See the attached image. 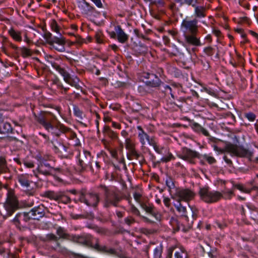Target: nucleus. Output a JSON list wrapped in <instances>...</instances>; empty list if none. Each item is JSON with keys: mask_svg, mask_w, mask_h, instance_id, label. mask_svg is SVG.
I'll list each match as a JSON object with an SVG mask.
<instances>
[{"mask_svg": "<svg viewBox=\"0 0 258 258\" xmlns=\"http://www.w3.org/2000/svg\"><path fill=\"white\" fill-rule=\"evenodd\" d=\"M99 187L104 191V202L105 208H109L111 206L117 207L119 203L122 200V196L119 191L110 189L104 185H100Z\"/></svg>", "mask_w": 258, "mask_h": 258, "instance_id": "obj_2", "label": "nucleus"}, {"mask_svg": "<svg viewBox=\"0 0 258 258\" xmlns=\"http://www.w3.org/2000/svg\"><path fill=\"white\" fill-rule=\"evenodd\" d=\"M151 4L153 5H159L160 6H163L165 4V2L164 0H157L153 1L151 0V2H149Z\"/></svg>", "mask_w": 258, "mask_h": 258, "instance_id": "obj_59", "label": "nucleus"}, {"mask_svg": "<svg viewBox=\"0 0 258 258\" xmlns=\"http://www.w3.org/2000/svg\"><path fill=\"white\" fill-rule=\"evenodd\" d=\"M5 212L2 215L6 219L12 214L19 208V202L14 189L9 188L7 195L6 201L4 204Z\"/></svg>", "mask_w": 258, "mask_h": 258, "instance_id": "obj_3", "label": "nucleus"}, {"mask_svg": "<svg viewBox=\"0 0 258 258\" xmlns=\"http://www.w3.org/2000/svg\"><path fill=\"white\" fill-rule=\"evenodd\" d=\"M9 34L15 40L19 42L22 41L21 33L20 32L16 31L13 28H11L9 31Z\"/></svg>", "mask_w": 258, "mask_h": 258, "instance_id": "obj_34", "label": "nucleus"}, {"mask_svg": "<svg viewBox=\"0 0 258 258\" xmlns=\"http://www.w3.org/2000/svg\"><path fill=\"white\" fill-rule=\"evenodd\" d=\"M166 184L167 186L170 188L174 187L175 185L174 183L173 179L171 177H169L166 180Z\"/></svg>", "mask_w": 258, "mask_h": 258, "instance_id": "obj_52", "label": "nucleus"}, {"mask_svg": "<svg viewBox=\"0 0 258 258\" xmlns=\"http://www.w3.org/2000/svg\"><path fill=\"white\" fill-rule=\"evenodd\" d=\"M74 112L75 115L78 117H81L82 112L80 110L79 107L75 106L74 108Z\"/></svg>", "mask_w": 258, "mask_h": 258, "instance_id": "obj_60", "label": "nucleus"}, {"mask_svg": "<svg viewBox=\"0 0 258 258\" xmlns=\"http://www.w3.org/2000/svg\"><path fill=\"white\" fill-rule=\"evenodd\" d=\"M51 127L53 128V130H51V129L47 130L56 137L60 136V133L63 134L70 133L72 137L76 136L75 134L73 132L71 128L65 126L62 124L59 123L56 126H54L51 124Z\"/></svg>", "mask_w": 258, "mask_h": 258, "instance_id": "obj_16", "label": "nucleus"}, {"mask_svg": "<svg viewBox=\"0 0 258 258\" xmlns=\"http://www.w3.org/2000/svg\"><path fill=\"white\" fill-rule=\"evenodd\" d=\"M175 207L179 212L182 213L181 216V219L182 222L184 223V224H186V229H190L194 221L198 217L199 212L198 209L194 206L190 207L192 212V219L189 220L188 216L186 215V208L185 207L183 206L180 202H179L178 205L175 206Z\"/></svg>", "mask_w": 258, "mask_h": 258, "instance_id": "obj_6", "label": "nucleus"}, {"mask_svg": "<svg viewBox=\"0 0 258 258\" xmlns=\"http://www.w3.org/2000/svg\"><path fill=\"white\" fill-rule=\"evenodd\" d=\"M75 41L74 42H72V44L77 43H78L79 45H81L84 42V40L80 36H75Z\"/></svg>", "mask_w": 258, "mask_h": 258, "instance_id": "obj_62", "label": "nucleus"}, {"mask_svg": "<svg viewBox=\"0 0 258 258\" xmlns=\"http://www.w3.org/2000/svg\"><path fill=\"white\" fill-rule=\"evenodd\" d=\"M71 240L87 247L92 248L93 245V241L94 240V238L90 234L82 236H76L74 235L72 236Z\"/></svg>", "mask_w": 258, "mask_h": 258, "instance_id": "obj_14", "label": "nucleus"}, {"mask_svg": "<svg viewBox=\"0 0 258 258\" xmlns=\"http://www.w3.org/2000/svg\"><path fill=\"white\" fill-rule=\"evenodd\" d=\"M12 130L11 125L9 122H6L3 123L0 125V134H6L12 133Z\"/></svg>", "mask_w": 258, "mask_h": 258, "instance_id": "obj_30", "label": "nucleus"}, {"mask_svg": "<svg viewBox=\"0 0 258 258\" xmlns=\"http://www.w3.org/2000/svg\"><path fill=\"white\" fill-rule=\"evenodd\" d=\"M187 253L182 250H180L175 253V258H187Z\"/></svg>", "mask_w": 258, "mask_h": 258, "instance_id": "obj_44", "label": "nucleus"}, {"mask_svg": "<svg viewBox=\"0 0 258 258\" xmlns=\"http://www.w3.org/2000/svg\"><path fill=\"white\" fill-rule=\"evenodd\" d=\"M235 187L240 190V191L245 192V193H250L251 191V189H246L241 184H236L235 185Z\"/></svg>", "mask_w": 258, "mask_h": 258, "instance_id": "obj_49", "label": "nucleus"}, {"mask_svg": "<svg viewBox=\"0 0 258 258\" xmlns=\"http://www.w3.org/2000/svg\"><path fill=\"white\" fill-rule=\"evenodd\" d=\"M176 195L179 198L177 200L178 202H180L181 201L188 202L189 201L193 200L196 195L194 192L189 189H182L178 190L176 191Z\"/></svg>", "mask_w": 258, "mask_h": 258, "instance_id": "obj_15", "label": "nucleus"}, {"mask_svg": "<svg viewBox=\"0 0 258 258\" xmlns=\"http://www.w3.org/2000/svg\"><path fill=\"white\" fill-rule=\"evenodd\" d=\"M189 125L191 128L197 133H201L206 137H210V140L212 141L216 142L217 141V139L210 137L208 132L198 123L194 122Z\"/></svg>", "mask_w": 258, "mask_h": 258, "instance_id": "obj_19", "label": "nucleus"}, {"mask_svg": "<svg viewBox=\"0 0 258 258\" xmlns=\"http://www.w3.org/2000/svg\"><path fill=\"white\" fill-rule=\"evenodd\" d=\"M130 153L127 154V158L129 160L132 159V157L135 158L136 159H138L140 156V154L138 153L135 149V148L129 150Z\"/></svg>", "mask_w": 258, "mask_h": 258, "instance_id": "obj_38", "label": "nucleus"}, {"mask_svg": "<svg viewBox=\"0 0 258 258\" xmlns=\"http://www.w3.org/2000/svg\"><path fill=\"white\" fill-rule=\"evenodd\" d=\"M103 133L112 140H116L118 139V135L117 133L113 131L109 126L105 125L104 126Z\"/></svg>", "mask_w": 258, "mask_h": 258, "instance_id": "obj_26", "label": "nucleus"}, {"mask_svg": "<svg viewBox=\"0 0 258 258\" xmlns=\"http://www.w3.org/2000/svg\"><path fill=\"white\" fill-rule=\"evenodd\" d=\"M31 216L33 217V220H39L40 218L45 215V212L43 207L37 206L33 208L29 211Z\"/></svg>", "mask_w": 258, "mask_h": 258, "instance_id": "obj_20", "label": "nucleus"}, {"mask_svg": "<svg viewBox=\"0 0 258 258\" xmlns=\"http://www.w3.org/2000/svg\"><path fill=\"white\" fill-rule=\"evenodd\" d=\"M125 146L128 151L135 148V144L133 143L131 138H126L125 139Z\"/></svg>", "mask_w": 258, "mask_h": 258, "instance_id": "obj_41", "label": "nucleus"}, {"mask_svg": "<svg viewBox=\"0 0 258 258\" xmlns=\"http://www.w3.org/2000/svg\"><path fill=\"white\" fill-rule=\"evenodd\" d=\"M52 67L57 70L63 77V78L68 73L64 69L61 68L59 65L56 62H51Z\"/></svg>", "mask_w": 258, "mask_h": 258, "instance_id": "obj_36", "label": "nucleus"}, {"mask_svg": "<svg viewBox=\"0 0 258 258\" xmlns=\"http://www.w3.org/2000/svg\"><path fill=\"white\" fill-rule=\"evenodd\" d=\"M93 158L89 151H85L82 155H79V164L78 170L80 172H83L88 168H89L93 172V169L91 163Z\"/></svg>", "mask_w": 258, "mask_h": 258, "instance_id": "obj_8", "label": "nucleus"}, {"mask_svg": "<svg viewBox=\"0 0 258 258\" xmlns=\"http://www.w3.org/2000/svg\"><path fill=\"white\" fill-rule=\"evenodd\" d=\"M109 152L113 158L118 159L117 152L115 149H110Z\"/></svg>", "mask_w": 258, "mask_h": 258, "instance_id": "obj_63", "label": "nucleus"}, {"mask_svg": "<svg viewBox=\"0 0 258 258\" xmlns=\"http://www.w3.org/2000/svg\"><path fill=\"white\" fill-rule=\"evenodd\" d=\"M204 52L209 56H212L214 53V49L212 47L209 46L204 48Z\"/></svg>", "mask_w": 258, "mask_h": 258, "instance_id": "obj_51", "label": "nucleus"}, {"mask_svg": "<svg viewBox=\"0 0 258 258\" xmlns=\"http://www.w3.org/2000/svg\"><path fill=\"white\" fill-rule=\"evenodd\" d=\"M31 219L33 220V217L31 216L30 212H23L18 213L14 218L13 222L20 230L23 231L26 229V227L22 226L21 222L27 223Z\"/></svg>", "mask_w": 258, "mask_h": 258, "instance_id": "obj_11", "label": "nucleus"}, {"mask_svg": "<svg viewBox=\"0 0 258 258\" xmlns=\"http://www.w3.org/2000/svg\"><path fill=\"white\" fill-rule=\"evenodd\" d=\"M21 51L22 55L24 57L31 56L32 53L29 49H28L25 47L21 48Z\"/></svg>", "mask_w": 258, "mask_h": 258, "instance_id": "obj_43", "label": "nucleus"}, {"mask_svg": "<svg viewBox=\"0 0 258 258\" xmlns=\"http://www.w3.org/2000/svg\"><path fill=\"white\" fill-rule=\"evenodd\" d=\"M213 147H214V150L215 151H216L217 152H220L221 153H224L225 152H227L226 145H225V148L224 149H221V148H219L216 145H214Z\"/></svg>", "mask_w": 258, "mask_h": 258, "instance_id": "obj_61", "label": "nucleus"}, {"mask_svg": "<svg viewBox=\"0 0 258 258\" xmlns=\"http://www.w3.org/2000/svg\"><path fill=\"white\" fill-rule=\"evenodd\" d=\"M134 33L138 37L141 38L144 40L147 39V38L145 37V36L143 33H141L139 29H134Z\"/></svg>", "mask_w": 258, "mask_h": 258, "instance_id": "obj_55", "label": "nucleus"}, {"mask_svg": "<svg viewBox=\"0 0 258 258\" xmlns=\"http://www.w3.org/2000/svg\"><path fill=\"white\" fill-rule=\"evenodd\" d=\"M195 4V6L194 7L195 8V16L196 18H204L206 17V8L203 6H197Z\"/></svg>", "mask_w": 258, "mask_h": 258, "instance_id": "obj_28", "label": "nucleus"}, {"mask_svg": "<svg viewBox=\"0 0 258 258\" xmlns=\"http://www.w3.org/2000/svg\"><path fill=\"white\" fill-rule=\"evenodd\" d=\"M72 200L70 197L67 195L66 191H59V194L57 202L58 203H62L64 204H68L71 203Z\"/></svg>", "mask_w": 258, "mask_h": 258, "instance_id": "obj_24", "label": "nucleus"}, {"mask_svg": "<svg viewBox=\"0 0 258 258\" xmlns=\"http://www.w3.org/2000/svg\"><path fill=\"white\" fill-rule=\"evenodd\" d=\"M51 29L56 32L57 33H59L60 34V28L58 26L56 21L55 20H52L51 23Z\"/></svg>", "mask_w": 258, "mask_h": 258, "instance_id": "obj_42", "label": "nucleus"}, {"mask_svg": "<svg viewBox=\"0 0 258 258\" xmlns=\"http://www.w3.org/2000/svg\"><path fill=\"white\" fill-rule=\"evenodd\" d=\"M89 227L90 228H92V229H94L95 230H96L99 233H102L104 232V229H102L101 228H99V227H97L96 226H89Z\"/></svg>", "mask_w": 258, "mask_h": 258, "instance_id": "obj_64", "label": "nucleus"}, {"mask_svg": "<svg viewBox=\"0 0 258 258\" xmlns=\"http://www.w3.org/2000/svg\"><path fill=\"white\" fill-rule=\"evenodd\" d=\"M94 241L95 243V244H93L92 248H93L100 252L106 253L111 255H117V253L114 249L111 248H108L107 246L105 245H100L99 240L98 238H94Z\"/></svg>", "mask_w": 258, "mask_h": 258, "instance_id": "obj_17", "label": "nucleus"}, {"mask_svg": "<svg viewBox=\"0 0 258 258\" xmlns=\"http://www.w3.org/2000/svg\"><path fill=\"white\" fill-rule=\"evenodd\" d=\"M35 119L42 124L46 130L51 129V122L55 119V116L49 112L42 111L38 116L35 115Z\"/></svg>", "mask_w": 258, "mask_h": 258, "instance_id": "obj_9", "label": "nucleus"}, {"mask_svg": "<svg viewBox=\"0 0 258 258\" xmlns=\"http://www.w3.org/2000/svg\"><path fill=\"white\" fill-rule=\"evenodd\" d=\"M59 240V238L56 236L53 233H49L47 234L46 236L42 239V241L44 242H49L51 241H54L56 242L57 245L58 246H60V243L58 242Z\"/></svg>", "mask_w": 258, "mask_h": 258, "instance_id": "obj_29", "label": "nucleus"}, {"mask_svg": "<svg viewBox=\"0 0 258 258\" xmlns=\"http://www.w3.org/2000/svg\"><path fill=\"white\" fill-rule=\"evenodd\" d=\"M70 216L72 219L74 220L84 218L92 219L94 217V214L92 212L87 213L85 215H77L72 213L70 214Z\"/></svg>", "mask_w": 258, "mask_h": 258, "instance_id": "obj_31", "label": "nucleus"}, {"mask_svg": "<svg viewBox=\"0 0 258 258\" xmlns=\"http://www.w3.org/2000/svg\"><path fill=\"white\" fill-rule=\"evenodd\" d=\"M63 78L66 82L72 86L75 87L77 89H81V91L83 92L81 87L79 85L78 83V79L76 78V80H75L72 78L70 75L69 73H68Z\"/></svg>", "mask_w": 258, "mask_h": 258, "instance_id": "obj_23", "label": "nucleus"}, {"mask_svg": "<svg viewBox=\"0 0 258 258\" xmlns=\"http://www.w3.org/2000/svg\"><path fill=\"white\" fill-rule=\"evenodd\" d=\"M141 207L147 213L153 216L156 220L160 219V215L156 210L154 206L149 203L142 202L140 204Z\"/></svg>", "mask_w": 258, "mask_h": 258, "instance_id": "obj_18", "label": "nucleus"}, {"mask_svg": "<svg viewBox=\"0 0 258 258\" xmlns=\"http://www.w3.org/2000/svg\"><path fill=\"white\" fill-rule=\"evenodd\" d=\"M66 43L65 38L60 33V37H52V41L49 42V45L56 50L62 52L65 51Z\"/></svg>", "mask_w": 258, "mask_h": 258, "instance_id": "obj_13", "label": "nucleus"}, {"mask_svg": "<svg viewBox=\"0 0 258 258\" xmlns=\"http://www.w3.org/2000/svg\"><path fill=\"white\" fill-rule=\"evenodd\" d=\"M52 35L49 32H45L43 37L46 39V42L47 44H49V42L52 41Z\"/></svg>", "mask_w": 258, "mask_h": 258, "instance_id": "obj_54", "label": "nucleus"}, {"mask_svg": "<svg viewBox=\"0 0 258 258\" xmlns=\"http://www.w3.org/2000/svg\"><path fill=\"white\" fill-rule=\"evenodd\" d=\"M227 152L232 156H235L240 158H246L251 160L253 152L245 148L242 146L237 145L231 143L226 144Z\"/></svg>", "mask_w": 258, "mask_h": 258, "instance_id": "obj_4", "label": "nucleus"}, {"mask_svg": "<svg viewBox=\"0 0 258 258\" xmlns=\"http://www.w3.org/2000/svg\"><path fill=\"white\" fill-rule=\"evenodd\" d=\"M175 2L179 3L181 5H187L191 6L192 7L195 6V4L199 3V0H174Z\"/></svg>", "mask_w": 258, "mask_h": 258, "instance_id": "obj_35", "label": "nucleus"}, {"mask_svg": "<svg viewBox=\"0 0 258 258\" xmlns=\"http://www.w3.org/2000/svg\"><path fill=\"white\" fill-rule=\"evenodd\" d=\"M199 195L202 200L208 204L217 202L222 197L221 192L217 191H210L208 187L201 188Z\"/></svg>", "mask_w": 258, "mask_h": 258, "instance_id": "obj_7", "label": "nucleus"}, {"mask_svg": "<svg viewBox=\"0 0 258 258\" xmlns=\"http://www.w3.org/2000/svg\"><path fill=\"white\" fill-rule=\"evenodd\" d=\"M140 141L142 145L146 144V140L148 141L150 138L149 136L147 134L142 135V136H139Z\"/></svg>", "mask_w": 258, "mask_h": 258, "instance_id": "obj_47", "label": "nucleus"}, {"mask_svg": "<svg viewBox=\"0 0 258 258\" xmlns=\"http://www.w3.org/2000/svg\"><path fill=\"white\" fill-rule=\"evenodd\" d=\"M138 90V92L141 94V95H145L151 92L150 88H149L145 84L144 85L139 86Z\"/></svg>", "mask_w": 258, "mask_h": 258, "instance_id": "obj_37", "label": "nucleus"}, {"mask_svg": "<svg viewBox=\"0 0 258 258\" xmlns=\"http://www.w3.org/2000/svg\"><path fill=\"white\" fill-rule=\"evenodd\" d=\"M131 212L137 216H141V215H140V211H139V210L136 207H135L134 205H132V207H131Z\"/></svg>", "mask_w": 258, "mask_h": 258, "instance_id": "obj_56", "label": "nucleus"}, {"mask_svg": "<svg viewBox=\"0 0 258 258\" xmlns=\"http://www.w3.org/2000/svg\"><path fill=\"white\" fill-rule=\"evenodd\" d=\"M56 234L59 239L71 240L73 235H70L67 232V230L61 227H58L56 230Z\"/></svg>", "mask_w": 258, "mask_h": 258, "instance_id": "obj_22", "label": "nucleus"}, {"mask_svg": "<svg viewBox=\"0 0 258 258\" xmlns=\"http://www.w3.org/2000/svg\"><path fill=\"white\" fill-rule=\"evenodd\" d=\"M51 170L50 169L48 170L45 169L43 164H41L38 167V172L46 176L51 175Z\"/></svg>", "mask_w": 258, "mask_h": 258, "instance_id": "obj_39", "label": "nucleus"}, {"mask_svg": "<svg viewBox=\"0 0 258 258\" xmlns=\"http://www.w3.org/2000/svg\"><path fill=\"white\" fill-rule=\"evenodd\" d=\"M152 76H155V80H153V81H146L145 84H146V86H147L149 88H150V87H159L161 83V80L157 77V76L154 75V74H151Z\"/></svg>", "mask_w": 258, "mask_h": 258, "instance_id": "obj_32", "label": "nucleus"}, {"mask_svg": "<svg viewBox=\"0 0 258 258\" xmlns=\"http://www.w3.org/2000/svg\"><path fill=\"white\" fill-rule=\"evenodd\" d=\"M124 223L129 226H131L133 224L136 222L135 218L131 216L126 217L124 219Z\"/></svg>", "mask_w": 258, "mask_h": 258, "instance_id": "obj_45", "label": "nucleus"}, {"mask_svg": "<svg viewBox=\"0 0 258 258\" xmlns=\"http://www.w3.org/2000/svg\"><path fill=\"white\" fill-rule=\"evenodd\" d=\"M162 252V246H157L154 250L153 258H161Z\"/></svg>", "mask_w": 258, "mask_h": 258, "instance_id": "obj_40", "label": "nucleus"}, {"mask_svg": "<svg viewBox=\"0 0 258 258\" xmlns=\"http://www.w3.org/2000/svg\"><path fill=\"white\" fill-rule=\"evenodd\" d=\"M178 157L190 164H195V158H200V155L195 151L184 147L182 148L181 153L178 155Z\"/></svg>", "mask_w": 258, "mask_h": 258, "instance_id": "obj_10", "label": "nucleus"}, {"mask_svg": "<svg viewBox=\"0 0 258 258\" xmlns=\"http://www.w3.org/2000/svg\"><path fill=\"white\" fill-rule=\"evenodd\" d=\"M53 146V150L56 154H58L61 157L67 158L70 154L69 145L64 144L62 142L53 141L51 142Z\"/></svg>", "mask_w": 258, "mask_h": 258, "instance_id": "obj_12", "label": "nucleus"}, {"mask_svg": "<svg viewBox=\"0 0 258 258\" xmlns=\"http://www.w3.org/2000/svg\"><path fill=\"white\" fill-rule=\"evenodd\" d=\"M244 116L250 121H254L256 118V115L252 112L245 113Z\"/></svg>", "mask_w": 258, "mask_h": 258, "instance_id": "obj_50", "label": "nucleus"}, {"mask_svg": "<svg viewBox=\"0 0 258 258\" xmlns=\"http://www.w3.org/2000/svg\"><path fill=\"white\" fill-rule=\"evenodd\" d=\"M239 4L247 10H249L250 8V5L245 0H239Z\"/></svg>", "mask_w": 258, "mask_h": 258, "instance_id": "obj_57", "label": "nucleus"}, {"mask_svg": "<svg viewBox=\"0 0 258 258\" xmlns=\"http://www.w3.org/2000/svg\"><path fill=\"white\" fill-rule=\"evenodd\" d=\"M225 199H230L231 197L234 195L233 190H228L224 192Z\"/></svg>", "mask_w": 258, "mask_h": 258, "instance_id": "obj_58", "label": "nucleus"}, {"mask_svg": "<svg viewBox=\"0 0 258 258\" xmlns=\"http://www.w3.org/2000/svg\"><path fill=\"white\" fill-rule=\"evenodd\" d=\"M29 175L27 174H23L19 175L18 176V181L20 184L26 187H29L30 184V181L29 180Z\"/></svg>", "mask_w": 258, "mask_h": 258, "instance_id": "obj_27", "label": "nucleus"}, {"mask_svg": "<svg viewBox=\"0 0 258 258\" xmlns=\"http://www.w3.org/2000/svg\"><path fill=\"white\" fill-rule=\"evenodd\" d=\"M175 159V157L173 156L171 153H169L167 156L163 157L161 159V162L167 163L169 162L171 160Z\"/></svg>", "mask_w": 258, "mask_h": 258, "instance_id": "obj_48", "label": "nucleus"}, {"mask_svg": "<svg viewBox=\"0 0 258 258\" xmlns=\"http://www.w3.org/2000/svg\"><path fill=\"white\" fill-rule=\"evenodd\" d=\"M96 41L98 43H101L103 42V34L101 31H97L95 36Z\"/></svg>", "mask_w": 258, "mask_h": 258, "instance_id": "obj_46", "label": "nucleus"}, {"mask_svg": "<svg viewBox=\"0 0 258 258\" xmlns=\"http://www.w3.org/2000/svg\"><path fill=\"white\" fill-rule=\"evenodd\" d=\"M198 22L196 18L190 20L186 17L181 24V27L183 29L185 42L189 45L196 46L201 45L200 38L197 37L199 32Z\"/></svg>", "mask_w": 258, "mask_h": 258, "instance_id": "obj_1", "label": "nucleus"}, {"mask_svg": "<svg viewBox=\"0 0 258 258\" xmlns=\"http://www.w3.org/2000/svg\"><path fill=\"white\" fill-rule=\"evenodd\" d=\"M80 198L79 201L85 204L89 207L94 208L97 207L99 201V196L98 194L93 192H88L84 189H81L79 191Z\"/></svg>", "mask_w": 258, "mask_h": 258, "instance_id": "obj_5", "label": "nucleus"}, {"mask_svg": "<svg viewBox=\"0 0 258 258\" xmlns=\"http://www.w3.org/2000/svg\"><path fill=\"white\" fill-rule=\"evenodd\" d=\"M59 194V191L56 192L54 190H47L43 193L42 197L57 202Z\"/></svg>", "mask_w": 258, "mask_h": 258, "instance_id": "obj_25", "label": "nucleus"}, {"mask_svg": "<svg viewBox=\"0 0 258 258\" xmlns=\"http://www.w3.org/2000/svg\"><path fill=\"white\" fill-rule=\"evenodd\" d=\"M115 30L117 33V39L119 42L124 43L127 41L128 36L123 31L120 26L117 25L116 26Z\"/></svg>", "mask_w": 258, "mask_h": 258, "instance_id": "obj_21", "label": "nucleus"}, {"mask_svg": "<svg viewBox=\"0 0 258 258\" xmlns=\"http://www.w3.org/2000/svg\"><path fill=\"white\" fill-rule=\"evenodd\" d=\"M203 158L205 159L210 164H212L216 162V160L214 157L206 154L203 155Z\"/></svg>", "mask_w": 258, "mask_h": 258, "instance_id": "obj_53", "label": "nucleus"}, {"mask_svg": "<svg viewBox=\"0 0 258 258\" xmlns=\"http://www.w3.org/2000/svg\"><path fill=\"white\" fill-rule=\"evenodd\" d=\"M9 168L7 166V163L6 158L4 156L0 157V174L2 173H6L8 171Z\"/></svg>", "mask_w": 258, "mask_h": 258, "instance_id": "obj_33", "label": "nucleus"}]
</instances>
